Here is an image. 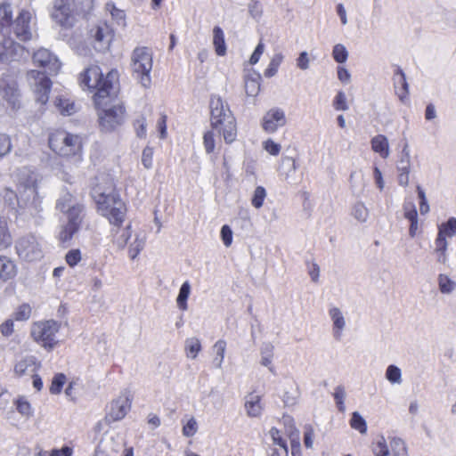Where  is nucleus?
Returning <instances> with one entry per match:
<instances>
[{
    "label": "nucleus",
    "instance_id": "f257e3e1",
    "mask_svg": "<svg viewBox=\"0 0 456 456\" xmlns=\"http://www.w3.org/2000/svg\"><path fill=\"white\" fill-rule=\"evenodd\" d=\"M211 126L222 134L227 143H232L237 136L236 120L227 103L220 97H212L210 101Z\"/></svg>",
    "mask_w": 456,
    "mask_h": 456
},
{
    "label": "nucleus",
    "instance_id": "f03ea898",
    "mask_svg": "<svg viewBox=\"0 0 456 456\" xmlns=\"http://www.w3.org/2000/svg\"><path fill=\"white\" fill-rule=\"evenodd\" d=\"M110 238L112 247L117 251L127 248V255L132 260L138 256L146 243L145 233L141 231L134 232L131 223L123 227L111 228Z\"/></svg>",
    "mask_w": 456,
    "mask_h": 456
},
{
    "label": "nucleus",
    "instance_id": "7ed1b4c3",
    "mask_svg": "<svg viewBox=\"0 0 456 456\" xmlns=\"http://www.w3.org/2000/svg\"><path fill=\"white\" fill-rule=\"evenodd\" d=\"M93 0H54L51 18L64 28H72L76 16L85 14L93 8Z\"/></svg>",
    "mask_w": 456,
    "mask_h": 456
},
{
    "label": "nucleus",
    "instance_id": "20e7f679",
    "mask_svg": "<svg viewBox=\"0 0 456 456\" xmlns=\"http://www.w3.org/2000/svg\"><path fill=\"white\" fill-rule=\"evenodd\" d=\"M118 80V72L111 70L103 77L98 66L87 68L80 77L81 84L89 90H96L94 100L96 106L102 105V100L109 98L113 83Z\"/></svg>",
    "mask_w": 456,
    "mask_h": 456
},
{
    "label": "nucleus",
    "instance_id": "39448f33",
    "mask_svg": "<svg viewBox=\"0 0 456 456\" xmlns=\"http://www.w3.org/2000/svg\"><path fill=\"white\" fill-rule=\"evenodd\" d=\"M49 147L61 157L80 156L83 149V138L77 134L58 130L50 134Z\"/></svg>",
    "mask_w": 456,
    "mask_h": 456
},
{
    "label": "nucleus",
    "instance_id": "423d86ee",
    "mask_svg": "<svg viewBox=\"0 0 456 456\" xmlns=\"http://www.w3.org/2000/svg\"><path fill=\"white\" fill-rule=\"evenodd\" d=\"M61 323L53 319L34 322L30 326V338L47 352L53 351L59 344L56 338Z\"/></svg>",
    "mask_w": 456,
    "mask_h": 456
},
{
    "label": "nucleus",
    "instance_id": "0eeeda50",
    "mask_svg": "<svg viewBox=\"0 0 456 456\" xmlns=\"http://www.w3.org/2000/svg\"><path fill=\"white\" fill-rule=\"evenodd\" d=\"M105 100H102V105L97 106L98 117L102 130L110 132L123 124L125 108L120 103L108 104Z\"/></svg>",
    "mask_w": 456,
    "mask_h": 456
},
{
    "label": "nucleus",
    "instance_id": "6e6552de",
    "mask_svg": "<svg viewBox=\"0 0 456 456\" xmlns=\"http://www.w3.org/2000/svg\"><path fill=\"white\" fill-rule=\"evenodd\" d=\"M132 69L144 87L151 85L150 73L152 69V53L147 47H136L132 53Z\"/></svg>",
    "mask_w": 456,
    "mask_h": 456
},
{
    "label": "nucleus",
    "instance_id": "1a4fd4ad",
    "mask_svg": "<svg viewBox=\"0 0 456 456\" xmlns=\"http://www.w3.org/2000/svg\"><path fill=\"white\" fill-rule=\"evenodd\" d=\"M371 451L375 456H409L405 441L398 436H390L387 442L383 435L379 436Z\"/></svg>",
    "mask_w": 456,
    "mask_h": 456
},
{
    "label": "nucleus",
    "instance_id": "9d476101",
    "mask_svg": "<svg viewBox=\"0 0 456 456\" xmlns=\"http://www.w3.org/2000/svg\"><path fill=\"white\" fill-rule=\"evenodd\" d=\"M96 209L100 216L115 227H123L127 215V207L124 201H96Z\"/></svg>",
    "mask_w": 456,
    "mask_h": 456
},
{
    "label": "nucleus",
    "instance_id": "9b49d317",
    "mask_svg": "<svg viewBox=\"0 0 456 456\" xmlns=\"http://www.w3.org/2000/svg\"><path fill=\"white\" fill-rule=\"evenodd\" d=\"M93 200H118L113 180L107 175L101 174L94 179L91 188Z\"/></svg>",
    "mask_w": 456,
    "mask_h": 456
},
{
    "label": "nucleus",
    "instance_id": "f8f14e48",
    "mask_svg": "<svg viewBox=\"0 0 456 456\" xmlns=\"http://www.w3.org/2000/svg\"><path fill=\"white\" fill-rule=\"evenodd\" d=\"M16 251L26 261H37L43 257L41 244L33 235L20 238L16 243Z\"/></svg>",
    "mask_w": 456,
    "mask_h": 456
},
{
    "label": "nucleus",
    "instance_id": "ddd939ff",
    "mask_svg": "<svg viewBox=\"0 0 456 456\" xmlns=\"http://www.w3.org/2000/svg\"><path fill=\"white\" fill-rule=\"evenodd\" d=\"M28 80L36 94L37 102L45 104L49 99L51 81L44 72L30 70L28 72Z\"/></svg>",
    "mask_w": 456,
    "mask_h": 456
},
{
    "label": "nucleus",
    "instance_id": "4468645a",
    "mask_svg": "<svg viewBox=\"0 0 456 456\" xmlns=\"http://www.w3.org/2000/svg\"><path fill=\"white\" fill-rule=\"evenodd\" d=\"M123 445V439L118 433L107 431L100 440L94 456H115Z\"/></svg>",
    "mask_w": 456,
    "mask_h": 456
},
{
    "label": "nucleus",
    "instance_id": "2eb2a0df",
    "mask_svg": "<svg viewBox=\"0 0 456 456\" xmlns=\"http://www.w3.org/2000/svg\"><path fill=\"white\" fill-rule=\"evenodd\" d=\"M131 409V399L127 393L121 394L110 403L104 420L108 424L121 420Z\"/></svg>",
    "mask_w": 456,
    "mask_h": 456
},
{
    "label": "nucleus",
    "instance_id": "dca6fc26",
    "mask_svg": "<svg viewBox=\"0 0 456 456\" xmlns=\"http://www.w3.org/2000/svg\"><path fill=\"white\" fill-rule=\"evenodd\" d=\"M34 64L44 68L48 75H55L61 69V63L57 57L49 50L41 48L33 54Z\"/></svg>",
    "mask_w": 456,
    "mask_h": 456
},
{
    "label": "nucleus",
    "instance_id": "f3484780",
    "mask_svg": "<svg viewBox=\"0 0 456 456\" xmlns=\"http://www.w3.org/2000/svg\"><path fill=\"white\" fill-rule=\"evenodd\" d=\"M287 124V118L283 110L280 108H273L269 110L263 117L262 127L263 129L273 134L280 127Z\"/></svg>",
    "mask_w": 456,
    "mask_h": 456
},
{
    "label": "nucleus",
    "instance_id": "a211bd4d",
    "mask_svg": "<svg viewBox=\"0 0 456 456\" xmlns=\"http://www.w3.org/2000/svg\"><path fill=\"white\" fill-rule=\"evenodd\" d=\"M25 48L12 38H4L0 45V60L4 62L19 61L25 53Z\"/></svg>",
    "mask_w": 456,
    "mask_h": 456
},
{
    "label": "nucleus",
    "instance_id": "6ab92c4d",
    "mask_svg": "<svg viewBox=\"0 0 456 456\" xmlns=\"http://www.w3.org/2000/svg\"><path fill=\"white\" fill-rule=\"evenodd\" d=\"M31 12L27 10H21L12 23V31L18 39L20 41H28L31 38L32 33L30 30Z\"/></svg>",
    "mask_w": 456,
    "mask_h": 456
},
{
    "label": "nucleus",
    "instance_id": "aec40b11",
    "mask_svg": "<svg viewBox=\"0 0 456 456\" xmlns=\"http://www.w3.org/2000/svg\"><path fill=\"white\" fill-rule=\"evenodd\" d=\"M41 367V362L33 355H25L16 361L13 372L17 377L31 376Z\"/></svg>",
    "mask_w": 456,
    "mask_h": 456
},
{
    "label": "nucleus",
    "instance_id": "412c9836",
    "mask_svg": "<svg viewBox=\"0 0 456 456\" xmlns=\"http://www.w3.org/2000/svg\"><path fill=\"white\" fill-rule=\"evenodd\" d=\"M93 37H94V47L99 51H104L109 48L112 40L113 34L112 28L103 22L99 24L94 29L92 30Z\"/></svg>",
    "mask_w": 456,
    "mask_h": 456
},
{
    "label": "nucleus",
    "instance_id": "4be33fe9",
    "mask_svg": "<svg viewBox=\"0 0 456 456\" xmlns=\"http://www.w3.org/2000/svg\"><path fill=\"white\" fill-rule=\"evenodd\" d=\"M73 201H61L57 205V208L64 212L68 218V223H75L77 226L80 225L83 212V208L79 203H73Z\"/></svg>",
    "mask_w": 456,
    "mask_h": 456
},
{
    "label": "nucleus",
    "instance_id": "5701e85b",
    "mask_svg": "<svg viewBox=\"0 0 456 456\" xmlns=\"http://www.w3.org/2000/svg\"><path fill=\"white\" fill-rule=\"evenodd\" d=\"M329 316L332 322V333L336 339H340L346 322L340 308L331 306L329 309Z\"/></svg>",
    "mask_w": 456,
    "mask_h": 456
},
{
    "label": "nucleus",
    "instance_id": "b1692460",
    "mask_svg": "<svg viewBox=\"0 0 456 456\" xmlns=\"http://www.w3.org/2000/svg\"><path fill=\"white\" fill-rule=\"evenodd\" d=\"M261 400L262 396L254 393L246 395L244 407L248 417L258 418L261 416L263 411Z\"/></svg>",
    "mask_w": 456,
    "mask_h": 456
},
{
    "label": "nucleus",
    "instance_id": "393cba45",
    "mask_svg": "<svg viewBox=\"0 0 456 456\" xmlns=\"http://www.w3.org/2000/svg\"><path fill=\"white\" fill-rule=\"evenodd\" d=\"M296 161L291 157H283L279 167L280 175L289 183H296Z\"/></svg>",
    "mask_w": 456,
    "mask_h": 456
},
{
    "label": "nucleus",
    "instance_id": "a878e982",
    "mask_svg": "<svg viewBox=\"0 0 456 456\" xmlns=\"http://www.w3.org/2000/svg\"><path fill=\"white\" fill-rule=\"evenodd\" d=\"M371 150L378 153L382 159H387L390 155L389 142L383 134L375 135L371 141Z\"/></svg>",
    "mask_w": 456,
    "mask_h": 456
},
{
    "label": "nucleus",
    "instance_id": "bb28decb",
    "mask_svg": "<svg viewBox=\"0 0 456 456\" xmlns=\"http://www.w3.org/2000/svg\"><path fill=\"white\" fill-rule=\"evenodd\" d=\"M2 95L12 109L20 107V92L15 82L7 84L3 88Z\"/></svg>",
    "mask_w": 456,
    "mask_h": 456
},
{
    "label": "nucleus",
    "instance_id": "cd10ccee",
    "mask_svg": "<svg viewBox=\"0 0 456 456\" xmlns=\"http://www.w3.org/2000/svg\"><path fill=\"white\" fill-rule=\"evenodd\" d=\"M261 76L253 71L245 77V92L249 97H256L260 91Z\"/></svg>",
    "mask_w": 456,
    "mask_h": 456
},
{
    "label": "nucleus",
    "instance_id": "c85d7f7f",
    "mask_svg": "<svg viewBox=\"0 0 456 456\" xmlns=\"http://www.w3.org/2000/svg\"><path fill=\"white\" fill-rule=\"evenodd\" d=\"M394 83L395 93L402 102L408 95V83L405 78V74L401 69H397L394 75Z\"/></svg>",
    "mask_w": 456,
    "mask_h": 456
},
{
    "label": "nucleus",
    "instance_id": "c756f323",
    "mask_svg": "<svg viewBox=\"0 0 456 456\" xmlns=\"http://www.w3.org/2000/svg\"><path fill=\"white\" fill-rule=\"evenodd\" d=\"M19 191L24 200H36L38 197L36 178L30 176L26 183H20Z\"/></svg>",
    "mask_w": 456,
    "mask_h": 456
},
{
    "label": "nucleus",
    "instance_id": "7c9ffc66",
    "mask_svg": "<svg viewBox=\"0 0 456 456\" xmlns=\"http://www.w3.org/2000/svg\"><path fill=\"white\" fill-rule=\"evenodd\" d=\"M17 273L15 264L6 256H0V279L8 281Z\"/></svg>",
    "mask_w": 456,
    "mask_h": 456
},
{
    "label": "nucleus",
    "instance_id": "2f4dec72",
    "mask_svg": "<svg viewBox=\"0 0 456 456\" xmlns=\"http://www.w3.org/2000/svg\"><path fill=\"white\" fill-rule=\"evenodd\" d=\"M213 45L217 55H225L226 45L224 40V34L223 29L218 26H216L213 28Z\"/></svg>",
    "mask_w": 456,
    "mask_h": 456
},
{
    "label": "nucleus",
    "instance_id": "473e14b6",
    "mask_svg": "<svg viewBox=\"0 0 456 456\" xmlns=\"http://www.w3.org/2000/svg\"><path fill=\"white\" fill-rule=\"evenodd\" d=\"M12 10L10 4H0V28L8 30L12 24Z\"/></svg>",
    "mask_w": 456,
    "mask_h": 456
},
{
    "label": "nucleus",
    "instance_id": "72a5a7b5",
    "mask_svg": "<svg viewBox=\"0 0 456 456\" xmlns=\"http://www.w3.org/2000/svg\"><path fill=\"white\" fill-rule=\"evenodd\" d=\"M79 226L75 223H68L61 226V230L58 233V239L61 243L69 241L73 235L78 231Z\"/></svg>",
    "mask_w": 456,
    "mask_h": 456
},
{
    "label": "nucleus",
    "instance_id": "f704fd0d",
    "mask_svg": "<svg viewBox=\"0 0 456 456\" xmlns=\"http://www.w3.org/2000/svg\"><path fill=\"white\" fill-rule=\"evenodd\" d=\"M213 350L216 353V356L213 360L214 364L216 369H222L226 350V342L223 339L217 340L213 346Z\"/></svg>",
    "mask_w": 456,
    "mask_h": 456
},
{
    "label": "nucleus",
    "instance_id": "c9c22d12",
    "mask_svg": "<svg viewBox=\"0 0 456 456\" xmlns=\"http://www.w3.org/2000/svg\"><path fill=\"white\" fill-rule=\"evenodd\" d=\"M54 105L57 110L61 112V114L64 116H70L76 112V106L73 102H70L69 99L64 98H56L54 101Z\"/></svg>",
    "mask_w": 456,
    "mask_h": 456
},
{
    "label": "nucleus",
    "instance_id": "e433bc0d",
    "mask_svg": "<svg viewBox=\"0 0 456 456\" xmlns=\"http://www.w3.org/2000/svg\"><path fill=\"white\" fill-rule=\"evenodd\" d=\"M274 346L270 343L263 344L261 347V364L273 371L272 362Z\"/></svg>",
    "mask_w": 456,
    "mask_h": 456
},
{
    "label": "nucleus",
    "instance_id": "4c0bfd02",
    "mask_svg": "<svg viewBox=\"0 0 456 456\" xmlns=\"http://www.w3.org/2000/svg\"><path fill=\"white\" fill-rule=\"evenodd\" d=\"M438 234L445 238H452L456 235V218L450 217L446 222L438 226Z\"/></svg>",
    "mask_w": 456,
    "mask_h": 456
},
{
    "label": "nucleus",
    "instance_id": "58836bf2",
    "mask_svg": "<svg viewBox=\"0 0 456 456\" xmlns=\"http://www.w3.org/2000/svg\"><path fill=\"white\" fill-rule=\"evenodd\" d=\"M191 293V284L189 281H184L179 290V294L176 298V304L178 307L185 311L188 308L187 299Z\"/></svg>",
    "mask_w": 456,
    "mask_h": 456
},
{
    "label": "nucleus",
    "instance_id": "ea45409f",
    "mask_svg": "<svg viewBox=\"0 0 456 456\" xmlns=\"http://www.w3.org/2000/svg\"><path fill=\"white\" fill-rule=\"evenodd\" d=\"M12 244V237L7 229V220L0 218V248H6Z\"/></svg>",
    "mask_w": 456,
    "mask_h": 456
},
{
    "label": "nucleus",
    "instance_id": "a19ab883",
    "mask_svg": "<svg viewBox=\"0 0 456 456\" xmlns=\"http://www.w3.org/2000/svg\"><path fill=\"white\" fill-rule=\"evenodd\" d=\"M283 55L281 53H275L271 59L268 67L265 70V76L266 77H273L276 75L281 63L283 61Z\"/></svg>",
    "mask_w": 456,
    "mask_h": 456
},
{
    "label": "nucleus",
    "instance_id": "79ce46f5",
    "mask_svg": "<svg viewBox=\"0 0 456 456\" xmlns=\"http://www.w3.org/2000/svg\"><path fill=\"white\" fill-rule=\"evenodd\" d=\"M352 216L359 222H365L369 216V210L362 201H356L352 208Z\"/></svg>",
    "mask_w": 456,
    "mask_h": 456
},
{
    "label": "nucleus",
    "instance_id": "37998d69",
    "mask_svg": "<svg viewBox=\"0 0 456 456\" xmlns=\"http://www.w3.org/2000/svg\"><path fill=\"white\" fill-rule=\"evenodd\" d=\"M385 376L391 384L400 385L403 381L401 369L394 364L388 365Z\"/></svg>",
    "mask_w": 456,
    "mask_h": 456
},
{
    "label": "nucleus",
    "instance_id": "c03bdc74",
    "mask_svg": "<svg viewBox=\"0 0 456 456\" xmlns=\"http://www.w3.org/2000/svg\"><path fill=\"white\" fill-rule=\"evenodd\" d=\"M185 350L187 357L195 359L201 350L200 341L196 338H191L185 342Z\"/></svg>",
    "mask_w": 456,
    "mask_h": 456
},
{
    "label": "nucleus",
    "instance_id": "a18cd8bd",
    "mask_svg": "<svg viewBox=\"0 0 456 456\" xmlns=\"http://www.w3.org/2000/svg\"><path fill=\"white\" fill-rule=\"evenodd\" d=\"M350 426L352 428L358 430L361 434H366L367 432V423L358 411L352 413Z\"/></svg>",
    "mask_w": 456,
    "mask_h": 456
},
{
    "label": "nucleus",
    "instance_id": "49530a36",
    "mask_svg": "<svg viewBox=\"0 0 456 456\" xmlns=\"http://www.w3.org/2000/svg\"><path fill=\"white\" fill-rule=\"evenodd\" d=\"M183 423L182 433L185 437H192L198 432V422L194 417H190L186 421L182 420Z\"/></svg>",
    "mask_w": 456,
    "mask_h": 456
},
{
    "label": "nucleus",
    "instance_id": "de8ad7c7",
    "mask_svg": "<svg viewBox=\"0 0 456 456\" xmlns=\"http://www.w3.org/2000/svg\"><path fill=\"white\" fill-rule=\"evenodd\" d=\"M439 289L443 294H450L455 289V282L452 281L447 275L440 274L438 277Z\"/></svg>",
    "mask_w": 456,
    "mask_h": 456
},
{
    "label": "nucleus",
    "instance_id": "09e8293b",
    "mask_svg": "<svg viewBox=\"0 0 456 456\" xmlns=\"http://www.w3.org/2000/svg\"><path fill=\"white\" fill-rule=\"evenodd\" d=\"M397 172H411V157L409 151L406 150V147L402 151V157L397 164Z\"/></svg>",
    "mask_w": 456,
    "mask_h": 456
},
{
    "label": "nucleus",
    "instance_id": "8fccbe9b",
    "mask_svg": "<svg viewBox=\"0 0 456 456\" xmlns=\"http://www.w3.org/2000/svg\"><path fill=\"white\" fill-rule=\"evenodd\" d=\"M332 56L337 62L344 63L347 60L348 52L344 45L337 44L333 47Z\"/></svg>",
    "mask_w": 456,
    "mask_h": 456
},
{
    "label": "nucleus",
    "instance_id": "3c124183",
    "mask_svg": "<svg viewBox=\"0 0 456 456\" xmlns=\"http://www.w3.org/2000/svg\"><path fill=\"white\" fill-rule=\"evenodd\" d=\"M31 307L28 304H22L15 310L13 316L16 321H27L31 316Z\"/></svg>",
    "mask_w": 456,
    "mask_h": 456
},
{
    "label": "nucleus",
    "instance_id": "603ef678",
    "mask_svg": "<svg viewBox=\"0 0 456 456\" xmlns=\"http://www.w3.org/2000/svg\"><path fill=\"white\" fill-rule=\"evenodd\" d=\"M106 9L110 12L112 19L117 22L118 25H125L124 11L116 8L113 4H107Z\"/></svg>",
    "mask_w": 456,
    "mask_h": 456
},
{
    "label": "nucleus",
    "instance_id": "864d4df0",
    "mask_svg": "<svg viewBox=\"0 0 456 456\" xmlns=\"http://www.w3.org/2000/svg\"><path fill=\"white\" fill-rule=\"evenodd\" d=\"M65 382H66V377L64 374H62V373L56 374L53 377V379L52 380V385L50 387L51 394L57 395V394L61 393V388H62L63 385L65 384Z\"/></svg>",
    "mask_w": 456,
    "mask_h": 456
},
{
    "label": "nucleus",
    "instance_id": "5fc2aeb1",
    "mask_svg": "<svg viewBox=\"0 0 456 456\" xmlns=\"http://www.w3.org/2000/svg\"><path fill=\"white\" fill-rule=\"evenodd\" d=\"M16 408L17 411L26 418H29L33 413L30 403L24 397L17 399Z\"/></svg>",
    "mask_w": 456,
    "mask_h": 456
},
{
    "label": "nucleus",
    "instance_id": "6e6d98bb",
    "mask_svg": "<svg viewBox=\"0 0 456 456\" xmlns=\"http://www.w3.org/2000/svg\"><path fill=\"white\" fill-rule=\"evenodd\" d=\"M333 107L337 110L346 111L348 110L346 96L344 92L340 91L337 94L333 100Z\"/></svg>",
    "mask_w": 456,
    "mask_h": 456
},
{
    "label": "nucleus",
    "instance_id": "4d7b16f0",
    "mask_svg": "<svg viewBox=\"0 0 456 456\" xmlns=\"http://www.w3.org/2000/svg\"><path fill=\"white\" fill-rule=\"evenodd\" d=\"M65 260L70 267H74L81 261V252L79 249H71L65 256Z\"/></svg>",
    "mask_w": 456,
    "mask_h": 456
},
{
    "label": "nucleus",
    "instance_id": "13d9d810",
    "mask_svg": "<svg viewBox=\"0 0 456 456\" xmlns=\"http://www.w3.org/2000/svg\"><path fill=\"white\" fill-rule=\"evenodd\" d=\"M12 150L11 139L4 134H0V158L7 155Z\"/></svg>",
    "mask_w": 456,
    "mask_h": 456
},
{
    "label": "nucleus",
    "instance_id": "bf43d9fd",
    "mask_svg": "<svg viewBox=\"0 0 456 456\" xmlns=\"http://www.w3.org/2000/svg\"><path fill=\"white\" fill-rule=\"evenodd\" d=\"M296 64L301 70H306L310 67V58L306 51L301 52L296 60Z\"/></svg>",
    "mask_w": 456,
    "mask_h": 456
},
{
    "label": "nucleus",
    "instance_id": "052dcab7",
    "mask_svg": "<svg viewBox=\"0 0 456 456\" xmlns=\"http://www.w3.org/2000/svg\"><path fill=\"white\" fill-rule=\"evenodd\" d=\"M270 436L274 444L283 448L285 452H288V447L286 442L281 436L280 431L276 428H272L270 430Z\"/></svg>",
    "mask_w": 456,
    "mask_h": 456
},
{
    "label": "nucleus",
    "instance_id": "680f3d73",
    "mask_svg": "<svg viewBox=\"0 0 456 456\" xmlns=\"http://www.w3.org/2000/svg\"><path fill=\"white\" fill-rule=\"evenodd\" d=\"M153 149L151 147H145L142 154V163L147 169L152 167Z\"/></svg>",
    "mask_w": 456,
    "mask_h": 456
},
{
    "label": "nucleus",
    "instance_id": "e2e57ef3",
    "mask_svg": "<svg viewBox=\"0 0 456 456\" xmlns=\"http://www.w3.org/2000/svg\"><path fill=\"white\" fill-rule=\"evenodd\" d=\"M264 149L271 155L277 156L281 149V144L275 142L272 139H268L263 143Z\"/></svg>",
    "mask_w": 456,
    "mask_h": 456
},
{
    "label": "nucleus",
    "instance_id": "0e129e2a",
    "mask_svg": "<svg viewBox=\"0 0 456 456\" xmlns=\"http://www.w3.org/2000/svg\"><path fill=\"white\" fill-rule=\"evenodd\" d=\"M203 143L207 153H211L215 149L214 134L212 131H208L204 134Z\"/></svg>",
    "mask_w": 456,
    "mask_h": 456
},
{
    "label": "nucleus",
    "instance_id": "69168bd1",
    "mask_svg": "<svg viewBox=\"0 0 456 456\" xmlns=\"http://www.w3.org/2000/svg\"><path fill=\"white\" fill-rule=\"evenodd\" d=\"M304 444L306 448H312L314 444V431L311 425L305 426Z\"/></svg>",
    "mask_w": 456,
    "mask_h": 456
},
{
    "label": "nucleus",
    "instance_id": "338daca9",
    "mask_svg": "<svg viewBox=\"0 0 456 456\" xmlns=\"http://www.w3.org/2000/svg\"><path fill=\"white\" fill-rule=\"evenodd\" d=\"M404 217L409 221L417 220L418 219V212L416 207L411 204V202H407L403 206Z\"/></svg>",
    "mask_w": 456,
    "mask_h": 456
},
{
    "label": "nucleus",
    "instance_id": "774afa93",
    "mask_svg": "<svg viewBox=\"0 0 456 456\" xmlns=\"http://www.w3.org/2000/svg\"><path fill=\"white\" fill-rule=\"evenodd\" d=\"M292 455H295V449H300V433L299 430L294 428L289 434Z\"/></svg>",
    "mask_w": 456,
    "mask_h": 456
}]
</instances>
